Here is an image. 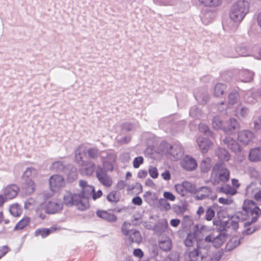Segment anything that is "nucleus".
<instances>
[{
  "label": "nucleus",
  "instance_id": "nucleus-1",
  "mask_svg": "<svg viewBox=\"0 0 261 261\" xmlns=\"http://www.w3.org/2000/svg\"><path fill=\"white\" fill-rule=\"evenodd\" d=\"M230 172L222 162L217 163L213 167L211 175L212 183L216 185L220 182L225 183L229 179Z\"/></svg>",
  "mask_w": 261,
  "mask_h": 261
},
{
  "label": "nucleus",
  "instance_id": "nucleus-2",
  "mask_svg": "<svg viewBox=\"0 0 261 261\" xmlns=\"http://www.w3.org/2000/svg\"><path fill=\"white\" fill-rule=\"evenodd\" d=\"M86 154L85 146H80L75 152V160L80 166L83 167L81 172L87 175H91L95 169V164L91 161H85L83 160V156Z\"/></svg>",
  "mask_w": 261,
  "mask_h": 261
},
{
  "label": "nucleus",
  "instance_id": "nucleus-3",
  "mask_svg": "<svg viewBox=\"0 0 261 261\" xmlns=\"http://www.w3.org/2000/svg\"><path fill=\"white\" fill-rule=\"evenodd\" d=\"M249 8V5L247 1H238L231 8L229 14L230 19L234 22L241 21L248 13Z\"/></svg>",
  "mask_w": 261,
  "mask_h": 261
},
{
  "label": "nucleus",
  "instance_id": "nucleus-4",
  "mask_svg": "<svg viewBox=\"0 0 261 261\" xmlns=\"http://www.w3.org/2000/svg\"><path fill=\"white\" fill-rule=\"evenodd\" d=\"M243 211L252 218L250 221L244 223V226L247 227L252 223L256 222L259 216L261 215V210L256 205V203L252 200H245L243 205Z\"/></svg>",
  "mask_w": 261,
  "mask_h": 261
},
{
  "label": "nucleus",
  "instance_id": "nucleus-5",
  "mask_svg": "<svg viewBox=\"0 0 261 261\" xmlns=\"http://www.w3.org/2000/svg\"><path fill=\"white\" fill-rule=\"evenodd\" d=\"M63 202L68 207L75 205L79 210L81 211H84L87 208L80 195L78 193H73L69 191H66L65 192L63 195Z\"/></svg>",
  "mask_w": 261,
  "mask_h": 261
},
{
  "label": "nucleus",
  "instance_id": "nucleus-6",
  "mask_svg": "<svg viewBox=\"0 0 261 261\" xmlns=\"http://www.w3.org/2000/svg\"><path fill=\"white\" fill-rule=\"evenodd\" d=\"M79 186L81 189L80 195L82 201L86 207H89V198L92 196V193L94 192V187L88 185V182L85 180L79 181Z\"/></svg>",
  "mask_w": 261,
  "mask_h": 261
},
{
  "label": "nucleus",
  "instance_id": "nucleus-7",
  "mask_svg": "<svg viewBox=\"0 0 261 261\" xmlns=\"http://www.w3.org/2000/svg\"><path fill=\"white\" fill-rule=\"evenodd\" d=\"M195 198L198 200H201L205 199H211L212 200H215L217 198L212 189L210 187L203 186L197 188L195 193Z\"/></svg>",
  "mask_w": 261,
  "mask_h": 261
},
{
  "label": "nucleus",
  "instance_id": "nucleus-8",
  "mask_svg": "<svg viewBox=\"0 0 261 261\" xmlns=\"http://www.w3.org/2000/svg\"><path fill=\"white\" fill-rule=\"evenodd\" d=\"M101 161L103 164V168L107 171H112L113 169V163L115 161V155L110 152L105 151L102 152L101 155Z\"/></svg>",
  "mask_w": 261,
  "mask_h": 261
},
{
  "label": "nucleus",
  "instance_id": "nucleus-9",
  "mask_svg": "<svg viewBox=\"0 0 261 261\" xmlns=\"http://www.w3.org/2000/svg\"><path fill=\"white\" fill-rule=\"evenodd\" d=\"M106 169L101 166H97L96 175L99 181L106 187H110L112 184V181L108 176Z\"/></svg>",
  "mask_w": 261,
  "mask_h": 261
},
{
  "label": "nucleus",
  "instance_id": "nucleus-10",
  "mask_svg": "<svg viewBox=\"0 0 261 261\" xmlns=\"http://www.w3.org/2000/svg\"><path fill=\"white\" fill-rule=\"evenodd\" d=\"M201 245V241H197V246L196 248L191 250L188 249L186 253L188 254L187 260L188 261H201L203 259V256L199 251V248Z\"/></svg>",
  "mask_w": 261,
  "mask_h": 261
},
{
  "label": "nucleus",
  "instance_id": "nucleus-11",
  "mask_svg": "<svg viewBox=\"0 0 261 261\" xmlns=\"http://www.w3.org/2000/svg\"><path fill=\"white\" fill-rule=\"evenodd\" d=\"M240 128L238 120L233 118H230L225 122L223 131L227 134H232Z\"/></svg>",
  "mask_w": 261,
  "mask_h": 261
},
{
  "label": "nucleus",
  "instance_id": "nucleus-12",
  "mask_svg": "<svg viewBox=\"0 0 261 261\" xmlns=\"http://www.w3.org/2000/svg\"><path fill=\"white\" fill-rule=\"evenodd\" d=\"M206 228L205 226H201L200 229L196 231H195L192 233H188L186 238L184 240V244L185 246L187 247H192L193 246L195 242L197 243V241H202V240H200V239H197L196 238L198 234L200 233L202 230H203Z\"/></svg>",
  "mask_w": 261,
  "mask_h": 261
},
{
  "label": "nucleus",
  "instance_id": "nucleus-13",
  "mask_svg": "<svg viewBox=\"0 0 261 261\" xmlns=\"http://www.w3.org/2000/svg\"><path fill=\"white\" fill-rule=\"evenodd\" d=\"M197 143L203 153H206L212 147V142L207 138L199 136L197 139Z\"/></svg>",
  "mask_w": 261,
  "mask_h": 261
},
{
  "label": "nucleus",
  "instance_id": "nucleus-14",
  "mask_svg": "<svg viewBox=\"0 0 261 261\" xmlns=\"http://www.w3.org/2000/svg\"><path fill=\"white\" fill-rule=\"evenodd\" d=\"M50 189L52 191H56L64 185V178L59 175H52L49 180Z\"/></svg>",
  "mask_w": 261,
  "mask_h": 261
},
{
  "label": "nucleus",
  "instance_id": "nucleus-15",
  "mask_svg": "<svg viewBox=\"0 0 261 261\" xmlns=\"http://www.w3.org/2000/svg\"><path fill=\"white\" fill-rule=\"evenodd\" d=\"M63 208V203L56 200L50 201L46 204L45 211L47 214H55L60 212Z\"/></svg>",
  "mask_w": 261,
  "mask_h": 261
},
{
  "label": "nucleus",
  "instance_id": "nucleus-16",
  "mask_svg": "<svg viewBox=\"0 0 261 261\" xmlns=\"http://www.w3.org/2000/svg\"><path fill=\"white\" fill-rule=\"evenodd\" d=\"M21 189L26 195L33 193L36 189V186L33 179H21Z\"/></svg>",
  "mask_w": 261,
  "mask_h": 261
},
{
  "label": "nucleus",
  "instance_id": "nucleus-17",
  "mask_svg": "<svg viewBox=\"0 0 261 261\" xmlns=\"http://www.w3.org/2000/svg\"><path fill=\"white\" fill-rule=\"evenodd\" d=\"M254 137V134L248 130H243L238 133V140L245 145L252 141Z\"/></svg>",
  "mask_w": 261,
  "mask_h": 261
},
{
  "label": "nucleus",
  "instance_id": "nucleus-18",
  "mask_svg": "<svg viewBox=\"0 0 261 261\" xmlns=\"http://www.w3.org/2000/svg\"><path fill=\"white\" fill-rule=\"evenodd\" d=\"M169 153L174 160H178L183 156L184 150L181 145L174 144L170 146Z\"/></svg>",
  "mask_w": 261,
  "mask_h": 261
},
{
  "label": "nucleus",
  "instance_id": "nucleus-19",
  "mask_svg": "<svg viewBox=\"0 0 261 261\" xmlns=\"http://www.w3.org/2000/svg\"><path fill=\"white\" fill-rule=\"evenodd\" d=\"M183 168L188 171H192L197 166L196 160L192 157L186 156L181 163Z\"/></svg>",
  "mask_w": 261,
  "mask_h": 261
},
{
  "label": "nucleus",
  "instance_id": "nucleus-20",
  "mask_svg": "<svg viewBox=\"0 0 261 261\" xmlns=\"http://www.w3.org/2000/svg\"><path fill=\"white\" fill-rule=\"evenodd\" d=\"M223 142L227 147L232 152L236 153L240 151V147L238 143L231 137H226L223 140Z\"/></svg>",
  "mask_w": 261,
  "mask_h": 261
},
{
  "label": "nucleus",
  "instance_id": "nucleus-21",
  "mask_svg": "<svg viewBox=\"0 0 261 261\" xmlns=\"http://www.w3.org/2000/svg\"><path fill=\"white\" fill-rule=\"evenodd\" d=\"M19 188L16 185H11L7 187L4 190V195L7 199H11L15 197Z\"/></svg>",
  "mask_w": 261,
  "mask_h": 261
},
{
  "label": "nucleus",
  "instance_id": "nucleus-22",
  "mask_svg": "<svg viewBox=\"0 0 261 261\" xmlns=\"http://www.w3.org/2000/svg\"><path fill=\"white\" fill-rule=\"evenodd\" d=\"M127 237L126 241L129 245L133 243L139 244L142 240L140 232L136 229L130 231V233Z\"/></svg>",
  "mask_w": 261,
  "mask_h": 261
},
{
  "label": "nucleus",
  "instance_id": "nucleus-23",
  "mask_svg": "<svg viewBox=\"0 0 261 261\" xmlns=\"http://www.w3.org/2000/svg\"><path fill=\"white\" fill-rule=\"evenodd\" d=\"M236 51L238 56H234L231 57L236 58L238 56H249L251 53V49L249 47L245 44H241L238 45L236 48Z\"/></svg>",
  "mask_w": 261,
  "mask_h": 261
},
{
  "label": "nucleus",
  "instance_id": "nucleus-24",
  "mask_svg": "<svg viewBox=\"0 0 261 261\" xmlns=\"http://www.w3.org/2000/svg\"><path fill=\"white\" fill-rule=\"evenodd\" d=\"M96 215L97 217L109 222H114L117 220V217L114 214L108 213L106 211L98 210L96 212Z\"/></svg>",
  "mask_w": 261,
  "mask_h": 261
},
{
  "label": "nucleus",
  "instance_id": "nucleus-25",
  "mask_svg": "<svg viewBox=\"0 0 261 261\" xmlns=\"http://www.w3.org/2000/svg\"><path fill=\"white\" fill-rule=\"evenodd\" d=\"M214 17V13L213 11L205 9L203 10L200 15L201 20L205 25L210 24Z\"/></svg>",
  "mask_w": 261,
  "mask_h": 261
},
{
  "label": "nucleus",
  "instance_id": "nucleus-26",
  "mask_svg": "<svg viewBox=\"0 0 261 261\" xmlns=\"http://www.w3.org/2000/svg\"><path fill=\"white\" fill-rule=\"evenodd\" d=\"M253 72L248 70H242L239 72V78L242 82H250L252 81Z\"/></svg>",
  "mask_w": 261,
  "mask_h": 261
},
{
  "label": "nucleus",
  "instance_id": "nucleus-27",
  "mask_svg": "<svg viewBox=\"0 0 261 261\" xmlns=\"http://www.w3.org/2000/svg\"><path fill=\"white\" fill-rule=\"evenodd\" d=\"M172 246V242L169 238H162L159 241V247L164 251H170Z\"/></svg>",
  "mask_w": 261,
  "mask_h": 261
},
{
  "label": "nucleus",
  "instance_id": "nucleus-28",
  "mask_svg": "<svg viewBox=\"0 0 261 261\" xmlns=\"http://www.w3.org/2000/svg\"><path fill=\"white\" fill-rule=\"evenodd\" d=\"M227 235L225 233L221 232L216 237L214 236L213 244L215 248L220 247L226 240Z\"/></svg>",
  "mask_w": 261,
  "mask_h": 261
},
{
  "label": "nucleus",
  "instance_id": "nucleus-29",
  "mask_svg": "<svg viewBox=\"0 0 261 261\" xmlns=\"http://www.w3.org/2000/svg\"><path fill=\"white\" fill-rule=\"evenodd\" d=\"M227 86L225 84L218 83L214 88L213 94L215 97H221L224 95L226 90Z\"/></svg>",
  "mask_w": 261,
  "mask_h": 261
},
{
  "label": "nucleus",
  "instance_id": "nucleus-30",
  "mask_svg": "<svg viewBox=\"0 0 261 261\" xmlns=\"http://www.w3.org/2000/svg\"><path fill=\"white\" fill-rule=\"evenodd\" d=\"M249 158L252 162L261 161V147H256L251 149Z\"/></svg>",
  "mask_w": 261,
  "mask_h": 261
},
{
  "label": "nucleus",
  "instance_id": "nucleus-31",
  "mask_svg": "<svg viewBox=\"0 0 261 261\" xmlns=\"http://www.w3.org/2000/svg\"><path fill=\"white\" fill-rule=\"evenodd\" d=\"M243 238H238L236 237H232L229 241L227 243L226 246V250L230 251L236 247L238 246L241 244V241Z\"/></svg>",
  "mask_w": 261,
  "mask_h": 261
},
{
  "label": "nucleus",
  "instance_id": "nucleus-32",
  "mask_svg": "<svg viewBox=\"0 0 261 261\" xmlns=\"http://www.w3.org/2000/svg\"><path fill=\"white\" fill-rule=\"evenodd\" d=\"M38 174L37 170L33 168H28L23 172L21 179H33Z\"/></svg>",
  "mask_w": 261,
  "mask_h": 261
},
{
  "label": "nucleus",
  "instance_id": "nucleus-33",
  "mask_svg": "<svg viewBox=\"0 0 261 261\" xmlns=\"http://www.w3.org/2000/svg\"><path fill=\"white\" fill-rule=\"evenodd\" d=\"M189 115L193 119H200L203 116V113L200 108L197 106H194L189 110Z\"/></svg>",
  "mask_w": 261,
  "mask_h": 261
},
{
  "label": "nucleus",
  "instance_id": "nucleus-34",
  "mask_svg": "<svg viewBox=\"0 0 261 261\" xmlns=\"http://www.w3.org/2000/svg\"><path fill=\"white\" fill-rule=\"evenodd\" d=\"M167 221L163 219L160 220L154 226V230L158 234H161L165 232L168 228Z\"/></svg>",
  "mask_w": 261,
  "mask_h": 261
},
{
  "label": "nucleus",
  "instance_id": "nucleus-35",
  "mask_svg": "<svg viewBox=\"0 0 261 261\" xmlns=\"http://www.w3.org/2000/svg\"><path fill=\"white\" fill-rule=\"evenodd\" d=\"M66 167L63 162L57 161L53 162L50 166V170L57 172L64 171Z\"/></svg>",
  "mask_w": 261,
  "mask_h": 261
},
{
  "label": "nucleus",
  "instance_id": "nucleus-36",
  "mask_svg": "<svg viewBox=\"0 0 261 261\" xmlns=\"http://www.w3.org/2000/svg\"><path fill=\"white\" fill-rule=\"evenodd\" d=\"M194 96L197 101L202 105L206 103L210 97L209 94L207 92L195 93Z\"/></svg>",
  "mask_w": 261,
  "mask_h": 261
},
{
  "label": "nucleus",
  "instance_id": "nucleus-37",
  "mask_svg": "<svg viewBox=\"0 0 261 261\" xmlns=\"http://www.w3.org/2000/svg\"><path fill=\"white\" fill-rule=\"evenodd\" d=\"M212 123L214 129L223 130L225 122H223L220 116H215L214 117Z\"/></svg>",
  "mask_w": 261,
  "mask_h": 261
},
{
  "label": "nucleus",
  "instance_id": "nucleus-38",
  "mask_svg": "<svg viewBox=\"0 0 261 261\" xmlns=\"http://www.w3.org/2000/svg\"><path fill=\"white\" fill-rule=\"evenodd\" d=\"M144 200L150 205H151L158 200L155 193H152L150 191L146 192L143 195Z\"/></svg>",
  "mask_w": 261,
  "mask_h": 261
},
{
  "label": "nucleus",
  "instance_id": "nucleus-39",
  "mask_svg": "<svg viewBox=\"0 0 261 261\" xmlns=\"http://www.w3.org/2000/svg\"><path fill=\"white\" fill-rule=\"evenodd\" d=\"M217 154L220 161L227 162L230 159V155L225 148H219L217 151Z\"/></svg>",
  "mask_w": 261,
  "mask_h": 261
},
{
  "label": "nucleus",
  "instance_id": "nucleus-40",
  "mask_svg": "<svg viewBox=\"0 0 261 261\" xmlns=\"http://www.w3.org/2000/svg\"><path fill=\"white\" fill-rule=\"evenodd\" d=\"M102 152L103 151L99 150L97 148L93 147L88 149L87 152L86 151V154H87L88 158L95 160L99 156L101 155Z\"/></svg>",
  "mask_w": 261,
  "mask_h": 261
},
{
  "label": "nucleus",
  "instance_id": "nucleus-41",
  "mask_svg": "<svg viewBox=\"0 0 261 261\" xmlns=\"http://www.w3.org/2000/svg\"><path fill=\"white\" fill-rule=\"evenodd\" d=\"M53 230V227H50L49 228H39L35 230V236H40L42 238H44L48 236Z\"/></svg>",
  "mask_w": 261,
  "mask_h": 261
},
{
  "label": "nucleus",
  "instance_id": "nucleus-42",
  "mask_svg": "<svg viewBox=\"0 0 261 261\" xmlns=\"http://www.w3.org/2000/svg\"><path fill=\"white\" fill-rule=\"evenodd\" d=\"M199 3L206 7H215L219 6L222 0H198Z\"/></svg>",
  "mask_w": 261,
  "mask_h": 261
},
{
  "label": "nucleus",
  "instance_id": "nucleus-43",
  "mask_svg": "<svg viewBox=\"0 0 261 261\" xmlns=\"http://www.w3.org/2000/svg\"><path fill=\"white\" fill-rule=\"evenodd\" d=\"M200 167L202 172H208L211 167V159L210 158H206L204 159L201 161Z\"/></svg>",
  "mask_w": 261,
  "mask_h": 261
},
{
  "label": "nucleus",
  "instance_id": "nucleus-44",
  "mask_svg": "<svg viewBox=\"0 0 261 261\" xmlns=\"http://www.w3.org/2000/svg\"><path fill=\"white\" fill-rule=\"evenodd\" d=\"M239 94L236 90H233L228 95V103L230 105L236 104L239 99Z\"/></svg>",
  "mask_w": 261,
  "mask_h": 261
},
{
  "label": "nucleus",
  "instance_id": "nucleus-45",
  "mask_svg": "<svg viewBox=\"0 0 261 261\" xmlns=\"http://www.w3.org/2000/svg\"><path fill=\"white\" fill-rule=\"evenodd\" d=\"M30 222V218L29 217H25L23 218L16 224L14 228V230H16L23 229L25 227L29 224Z\"/></svg>",
  "mask_w": 261,
  "mask_h": 261
},
{
  "label": "nucleus",
  "instance_id": "nucleus-46",
  "mask_svg": "<svg viewBox=\"0 0 261 261\" xmlns=\"http://www.w3.org/2000/svg\"><path fill=\"white\" fill-rule=\"evenodd\" d=\"M239 216H232L229 219V228H231L234 230H237L239 227L238 221Z\"/></svg>",
  "mask_w": 261,
  "mask_h": 261
},
{
  "label": "nucleus",
  "instance_id": "nucleus-47",
  "mask_svg": "<svg viewBox=\"0 0 261 261\" xmlns=\"http://www.w3.org/2000/svg\"><path fill=\"white\" fill-rule=\"evenodd\" d=\"M236 115L239 118H246L249 113V110L246 107H241L238 108L236 111Z\"/></svg>",
  "mask_w": 261,
  "mask_h": 261
},
{
  "label": "nucleus",
  "instance_id": "nucleus-48",
  "mask_svg": "<svg viewBox=\"0 0 261 261\" xmlns=\"http://www.w3.org/2000/svg\"><path fill=\"white\" fill-rule=\"evenodd\" d=\"M135 124L130 122H124L121 124V130L123 133H127L135 128Z\"/></svg>",
  "mask_w": 261,
  "mask_h": 261
},
{
  "label": "nucleus",
  "instance_id": "nucleus-49",
  "mask_svg": "<svg viewBox=\"0 0 261 261\" xmlns=\"http://www.w3.org/2000/svg\"><path fill=\"white\" fill-rule=\"evenodd\" d=\"M182 186L184 187V188L185 189L186 193L190 192V193H194L195 194V190L197 188L195 187L194 185L192 184L191 182L185 181L182 182Z\"/></svg>",
  "mask_w": 261,
  "mask_h": 261
},
{
  "label": "nucleus",
  "instance_id": "nucleus-50",
  "mask_svg": "<svg viewBox=\"0 0 261 261\" xmlns=\"http://www.w3.org/2000/svg\"><path fill=\"white\" fill-rule=\"evenodd\" d=\"M132 224L129 222H125L121 227V231L125 236H127L130 231L133 230L131 228Z\"/></svg>",
  "mask_w": 261,
  "mask_h": 261
},
{
  "label": "nucleus",
  "instance_id": "nucleus-51",
  "mask_svg": "<svg viewBox=\"0 0 261 261\" xmlns=\"http://www.w3.org/2000/svg\"><path fill=\"white\" fill-rule=\"evenodd\" d=\"M77 178V173L76 169L74 168H72L70 172L67 174V179L69 182H72L76 180Z\"/></svg>",
  "mask_w": 261,
  "mask_h": 261
},
{
  "label": "nucleus",
  "instance_id": "nucleus-52",
  "mask_svg": "<svg viewBox=\"0 0 261 261\" xmlns=\"http://www.w3.org/2000/svg\"><path fill=\"white\" fill-rule=\"evenodd\" d=\"M223 253L221 251L213 252L208 258L207 261H219Z\"/></svg>",
  "mask_w": 261,
  "mask_h": 261
},
{
  "label": "nucleus",
  "instance_id": "nucleus-53",
  "mask_svg": "<svg viewBox=\"0 0 261 261\" xmlns=\"http://www.w3.org/2000/svg\"><path fill=\"white\" fill-rule=\"evenodd\" d=\"M215 212L213 206L208 207L206 211L205 218L207 221H211L214 218Z\"/></svg>",
  "mask_w": 261,
  "mask_h": 261
},
{
  "label": "nucleus",
  "instance_id": "nucleus-54",
  "mask_svg": "<svg viewBox=\"0 0 261 261\" xmlns=\"http://www.w3.org/2000/svg\"><path fill=\"white\" fill-rule=\"evenodd\" d=\"M159 204L165 211L169 210L171 208V205L170 203L164 198H160L158 200Z\"/></svg>",
  "mask_w": 261,
  "mask_h": 261
},
{
  "label": "nucleus",
  "instance_id": "nucleus-55",
  "mask_svg": "<svg viewBox=\"0 0 261 261\" xmlns=\"http://www.w3.org/2000/svg\"><path fill=\"white\" fill-rule=\"evenodd\" d=\"M164 261H179V254L177 252H171Z\"/></svg>",
  "mask_w": 261,
  "mask_h": 261
},
{
  "label": "nucleus",
  "instance_id": "nucleus-56",
  "mask_svg": "<svg viewBox=\"0 0 261 261\" xmlns=\"http://www.w3.org/2000/svg\"><path fill=\"white\" fill-rule=\"evenodd\" d=\"M108 200L111 202H117L119 201V198L116 196V192L112 191L110 192L107 197Z\"/></svg>",
  "mask_w": 261,
  "mask_h": 261
},
{
  "label": "nucleus",
  "instance_id": "nucleus-57",
  "mask_svg": "<svg viewBox=\"0 0 261 261\" xmlns=\"http://www.w3.org/2000/svg\"><path fill=\"white\" fill-rule=\"evenodd\" d=\"M253 124L254 129L256 130H261V115L257 117L254 118Z\"/></svg>",
  "mask_w": 261,
  "mask_h": 261
},
{
  "label": "nucleus",
  "instance_id": "nucleus-58",
  "mask_svg": "<svg viewBox=\"0 0 261 261\" xmlns=\"http://www.w3.org/2000/svg\"><path fill=\"white\" fill-rule=\"evenodd\" d=\"M144 159L142 156L136 157L133 161V166L135 168H138L143 164Z\"/></svg>",
  "mask_w": 261,
  "mask_h": 261
},
{
  "label": "nucleus",
  "instance_id": "nucleus-59",
  "mask_svg": "<svg viewBox=\"0 0 261 261\" xmlns=\"http://www.w3.org/2000/svg\"><path fill=\"white\" fill-rule=\"evenodd\" d=\"M175 189L176 192L182 197L185 196L187 194L182 184L175 185Z\"/></svg>",
  "mask_w": 261,
  "mask_h": 261
},
{
  "label": "nucleus",
  "instance_id": "nucleus-60",
  "mask_svg": "<svg viewBox=\"0 0 261 261\" xmlns=\"http://www.w3.org/2000/svg\"><path fill=\"white\" fill-rule=\"evenodd\" d=\"M220 229L221 231L227 230L229 229V219L227 220H221L220 222Z\"/></svg>",
  "mask_w": 261,
  "mask_h": 261
},
{
  "label": "nucleus",
  "instance_id": "nucleus-61",
  "mask_svg": "<svg viewBox=\"0 0 261 261\" xmlns=\"http://www.w3.org/2000/svg\"><path fill=\"white\" fill-rule=\"evenodd\" d=\"M163 198L166 199V200H168L171 201H173L175 199V196L170 192H164L163 193Z\"/></svg>",
  "mask_w": 261,
  "mask_h": 261
},
{
  "label": "nucleus",
  "instance_id": "nucleus-62",
  "mask_svg": "<svg viewBox=\"0 0 261 261\" xmlns=\"http://www.w3.org/2000/svg\"><path fill=\"white\" fill-rule=\"evenodd\" d=\"M198 127L200 132L205 134H208L209 133H210L209 127L206 124L200 123L199 124Z\"/></svg>",
  "mask_w": 261,
  "mask_h": 261
},
{
  "label": "nucleus",
  "instance_id": "nucleus-63",
  "mask_svg": "<svg viewBox=\"0 0 261 261\" xmlns=\"http://www.w3.org/2000/svg\"><path fill=\"white\" fill-rule=\"evenodd\" d=\"M150 176L153 178H156L158 177L159 174L158 170L155 167H150L148 170Z\"/></svg>",
  "mask_w": 261,
  "mask_h": 261
},
{
  "label": "nucleus",
  "instance_id": "nucleus-64",
  "mask_svg": "<svg viewBox=\"0 0 261 261\" xmlns=\"http://www.w3.org/2000/svg\"><path fill=\"white\" fill-rule=\"evenodd\" d=\"M117 142L119 144H124L128 143L130 140V137L128 136H124L120 139H117Z\"/></svg>",
  "mask_w": 261,
  "mask_h": 261
}]
</instances>
